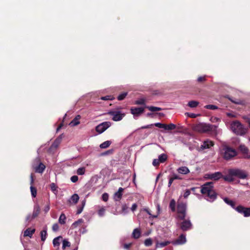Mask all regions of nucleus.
Here are the masks:
<instances>
[{
	"mask_svg": "<svg viewBox=\"0 0 250 250\" xmlns=\"http://www.w3.org/2000/svg\"><path fill=\"white\" fill-rule=\"evenodd\" d=\"M158 161L161 162V163H164L167 159V156L166 154L163 153L160 154L158 156Z\"/></svg>",
	"mask_w": 250,
	"mask_h": 250,
	"instance_id": "28",
	"label": "nucleus"
},
{
	"mask_svg": "<svg viewBox=\"0 0 250 250\" xmlns=\"http://www.w3.org/2000/svg\"><path fill=\"white\" fill-rule=\"evenodd\" d=\"M81 118L80 115L76 116L74 119L69 123V125L71 126H76L80 124L79 120Z\"/></svg>",
	"mask_w": 250,
	"mask_h": 250,
	"instance_id": "25",
	"label": "nucleus"
},
{
	"mask_svg": "<svg viewBox=\"0 0 250 250\" xmlns=\"http://www.w3.org/2000/svg\"><path fill=\"white\" fill-rule=\"evenodd\" d=\"M135 104L138 105H144L145 104V101L144 99H140L138 100H136L135 102Z\"/></svg>",
	"mask_w": 250,
	"mask_h": 250,
	"instance_id": "46",
	"label": "nucleus"
},
{
	"mask_svg": "<svg viewBox=\"0 0 250 250\" xmlns=\"http://www.w3.org/2000/svg\"><path fill=\"white\" fill-rule=\"evenodd\" d=\"M127 94V92H123V93L120 94L118 96V98H117L118 100L119 101L123 100V99H124L125 98V97L126 96Z\"/></svg>",
	"mask_w": 250,
	"mask_h": 250,
	"instance_id": "44",
	"label": "nucleus"
},
{
	"mask_svg": "<svg viewBox=\"0 0 250 250\" xmlns=\"http://www.w3.org/2000/svg\"><path fill=\"white\" fill-rule=\"evenodd\" d=\"M83 208L82 207H79L78 208L77 214H79L83 211Z\"/></svg>",
	"mask_w": 250,
	"mask_h": 250,
	"instance_id": "58",
	"label": "nucleus"
},
{
	"mask_svg": "<svg viewBox=\"0 0 250 250\" xmlns=\"http://www.w3.org/2000/svg\"><path fill=\"white\" fill-rule=\"evenodd\" d=\"M147 108L149 110L152 112L159 111L162 110V108L160 107L153 106H147Z\"/></svg>",
	"mask_w": 250,
	"mask_h": 250,
	"instance_id": "39",
	"label": "nucleus"
},
{
	"mask_svg": "<svg viewBox=\"0 0 250 250\" xmlns=\"http://www.w3.org/2000/svg\"><path fill=\"white\" fill-rule=\"evenodd\" d=\"M62 238L61 236H58L55 238L53 240V246L56 247H58L59 248L60 245V239Z\"/></svg>",
	"mask_w": 250,
	"mask_h": 250,
	"instance_id": "29",
	"label": "nucleus"
},
{
	"mask_svg": "<svg viewBox=\"0 0 250 250\" xmlns=\"http://www.w3.org/2000/svg\"><path fill=\"white\" fill-rule=\"evenodd\" d=\"M49 209L50 206L49 204H47L43 208V211L45 213H46L49 211Z\"/></svg>",
	"mask_w": 250,
	"mask_h": 250,
	"instance_id": "56",
	"label": "nucleus"
},
{
	"mask_svg": "<svg viewBox=\"0 0 250 250\" xmlns=\"http://www.w3.org/2000/svg\"><path fill=\"white\" fill-rule=\"evenodd\" d=\"M171 178L173 179V180H182V178L179 175L176 173H173L170 176Z\"/></svg>",
	"mask_w": 250,
	"mask_h": 250,
	"instance_id": "43",
	"label": "nucleus"
},
{
	"mask_svg": "<svg viewBox=\"0 0 250 250\" xmlns=\"http://www.w3.org/2000/svg\"><path fill=\"white\" fill-rule=\"evenodd\" d=\"M232 176H233L231 175H229V174L228 175H226V176H223V177L222 178L226 181L232 182L233 181V178H232Z\"/></svg>",
	"mask_w": 250,
	"mask_h": 250,
	"instance_id": "41",
	"label": "nucleus"
},
{
	"mask_svg": "<svg viewBox=\"0 0 250 250\" xmlns=\"http://www.w3.org/2000/svg\"><path fill=\"white\" fill-rule=\"evenodd\" d=\"M152 125H154V126L158 127L159 128H160L164 129V126H165V124H162L161 123H156L154 124H151V125H147L145 126H143L142 128H148Z\"/></svg>",
	"mask_w": 250,
	"mask_h": 250,
	"instance_id": "26",
	"label": "nucleus"
},
{
	"mask_svg": "<svg viewBox=\"0 0 250 250\" xmlns=\"http://www.w3.org/2000/svg\"><path fill=\"white\" fill-rule=\"evenodd\" d=\"M70 180L73 183H76V182L78 181V177L76 175H74V176H72L71 178H70Z\"/></svg>",
	"mask_w": 250,
	"mask_h": 250,
	"instance_id": "54",
	"label": "nucleus"
},
{
	"mask_svg": "<svg viewBox=\"0 0 250 250\" xmlns=\"http://www.w3.org/2000/svg\"><path fill=\"white\" fill-rule=\"evenodd\" d=\"M199 104V103L196 101H190L188 103V106L191 108L196 107Z\"/></svg>",
	"mask_w": 250,
	"mask_h": 250,
	"instance_id": "33",
	"label": "nucleus"
},
{
	"mask_svg": "<svg viewBox=\"0 0 250 250\" xmlns=\"http://www.w3.org/2000/svg\"><path fill=\"white\" fill-rule=\"evenodd\" d=\"M239 150L245 159L250 158V152L249 148L244 145H240Z\"/></svg>",
	"mask_w": 250,
	"mask_h": 250,
	"instance_id": "13",
	"label": "nucleus"
},
{
	"mask_svg": "<svg viewBox=\"0 0 250 250\" xmlns=\"http://www.w3.org/2000/svg\"><path fill=\"white\" fill-rule=\"evenodd\" d=\"M229 175L237 177L241 179H245L248 176L247 173L244 170L239 168H231L228 170Z\"/></svg>",
	"mask_w": 250,
	"mask_h": 250,
	"instance_id": "6",
	"label": "nucleus"
},
{
	"mask_svg": "<svg viewBox=\"0 0 250 250\" xmlns=\"http://www.w3.org/2000/svg\"><path fill=\"white\" fill-rule=\"evenodd\" d=\"M160 163L161 162L158 161V159H155L152 162V165L154 167L158 166Z\"/></svg>",
	"mask_w": 250,
	"mask_h": 250,
	"instance_id": "51",
	"label": "nucleus"
},
{
	"mask_svg": "<svg viewBox=\"0 0 250 250\" xmlns=\"http://www.w3.org/2000/svg\"><path fill=\"white\" fill-rule=\"evenodd\" d=\"M223 157L226 160H229L237 155L236 150L231 147L225 146L221 150Z\"/></svg>",
	"mask_w": 250,
	"mask_h": 250,
	"instance_id": "5",
	"label": "nucleus"
},
{
	"mask_svg": "<svg viewBox=\"0 0 250 250\" xmlns=\"http://www.w3.org/2000/svg\"><path fill=\"white\" fill-rule=\"evenodd\" d=\"M62 135H60L59 137H58L53 142V143L52 144L51 146V148H57L59 145L60 144L62 140Z\"/></svg>",
	"mask_w": 250,
	"mask_h": 250,
	"instance_id": "20",
	"label": "nucleus"
},
{
	"mask_svg": "<svg viewBox=\"0 0 250 250\" xmlns=\"http://www.w3.org/2000/svg\"><path fill=\"white\" fill-rule=\"evenodd\" d=\"M176 202L174 199L171 200L169 203V208L171 209L172 211H175Z\"/></svg>",
	"mask_w": 250,
	"mask_h": 250,
	"instance_id": "36",
	"label": "nucleus"
},
{
	"mask_svg": "<svg viewBox=\"0 0 250 250\" xmlns=\"http://www.w3.org/2000/svg\"><path fill=\"white\" fill-rule=\"evenodd\" d=\"M176 127V125L172 123L167 125L165 124V126H164V129L166 130H171L175 129Z\"/></svg>",
	"mask_w": 250,
	"mask_h": 250,
	"instance_id": "31",
	"label": "nucleus"
},
{
	"mask_svg": "<svg viewBox=\"0 0 250 250\" xmlns=\"http://www.w3.org/2000/svg\"><path fill=\"white\" fill-rule=\"evenodd\" d=\"M143 210L145 211L148 214H149L150 215V217H151V215H152L151 214L150 211L148 210V208H144Z\"/></svg>",
	"mask_w": 250,
	"mask_h": 250,
	"instance_id": "63",
	"label": "nucleus"
},
{
	"mask_svg": "<svg viewBox=\"0 0 250 250\" xmlns=\"http://www.w3.org/2000/svg\"><path fill=\"white\" fill-rule=\"evenodd\" d=\"M156 208H157V214L156 215H151V218H157L158 215L160 214L161 207H160V206L159 204H157L156 205Z\"/></svg>",
	"mask_w": 250,
	"mask_h": 250,
	"instance_id": "38",
	"label": "nucleus"
},
{
	"mask_svg": "<svg viewBox=\"0 0 250 250\" xmlns=\"http://www.w3.org/2000/svg\"><path fill=\"white\" fill-rule=\"evenodd\" d=\"M46 236H47V229H46V228H44L41 232V237L42 241H44L46 238Z\"/></svg>",
	"mask_w": 250,
	"mask_h": 250,
	"instance_id": "32",
	"label": "nucleus"
},
{
	"mask_svg": "<svg viewBox=\"0 0 250 250\" xmlns=\"http://www.w3.org/2000/svg\"><path fill=\"white\" fill-rule=\"evenodd\" d=\"M183 222L180 224V228L183 231H187L192 228V224L189 219L182 220Z\"/></svg>",
	"mask_w": 250,
	"mask_h": 250,
	"instance_id": "12",
	"label": "nucleus"
},
{
	"mask_svg": "<svg viewBox=\"0 0 250 250\" xmlns=\"http://www.w3.org/2000/svg\"><path fill=\"white\" fill-rule=\"evenodd\" d=\"M217 126L215 125L200 123L198 124L195 127L196 131L202 133H208L216 130Z\"/></svg>",
	"mask_w": 250,
	"mask_h": 250,
	"instance_id": "3",
	"label": "nucleus"
},
{
	"mask_svg": "<svg viewBox=\"0 0 250 250\" xmlns=\"http://www.w3.org/2000/svg\"><path fill=\"white\" fill-rule=\"evenodd\" d=\"M111 125V124L110 122H104L98 125L95 129L99 134H101L109 128Z\"/></svg>",
	"mask_w": 250,
	"mask_h": 250,
	"instance_id": "8",
	"label": "nucleus"
},
{
	"mask_svg": "<svg viewBox=\"0 0 250 250\" xmlns=\"http://www.w3.org/2000/svg\"><path fill=\"white\" fill-rule=\"evenodd\" d=\"M35 231V229H34L28 228L24 231L23 235L24 237L28 236L31 238Z\"/></svg>",
	"mask_w": 250,
	"mask_h": 250,
	"instance_id": "24",
	"label": "nucleus"
},
{
	"mask_svg": "<svg viewBox=\"0 0 250 250\" xmlns=\"http://www.w3.org/2000/svg\"><path fill=\"white\" fill-rule=\"evenodd\" d=\"M186 242V235L184 234H181L179 238L174 241L172 242V244L173 245H182Z\"/></svg>",
	"mask_w": 250,
	"mask_h": 250,
	"instance_id": "16",
	"label": "nucleus"
},
{
	"mask_svg": "<svg viewBox=\"0 0 250 250\" xmlns=\"http://www.w3.org/2000/svg\"><path fill=\"white\" fill-rule=\"evenodd\" d=\"M170 243H172V242H170L169 241H164V242H159L158 241H157L156 242V248H163L167 245H168V244H170Z\"/></svg>",
	"mask_w": 250,
	"mask_h": 250,
	"instance_id": "23",
	"label": "nucleus"
},
{
	"mask_svg": "<svg viewBox=\"0 0 250 250\" xmlns=\"http://www.w3.org/2000/svg\"><path fill=\"white\" fill-rule=\"evenodd\" d=\"M59 228V225L58 224L56 223V224H53V225L52 226V229L53 231H56L58 230Z\"/></svg>",
	"mask_w": 250,
	"mask_h": 250,
	"instance_id": "55",
	"label": "nucleus"
},
{
	"mask_svg": "<svg viewBox=\"0 0 250 250\" xmlns=\"http://www.w3.org/2000/svg\"><path fill=\"white\" fill-rule=\"evenodd\" d=\"M109 114L112 116V120L114 121H121L125 116L119 111H110Z\"/></svg>",
	"mask_w": 250,
	"mask_h": 250,
	"instance_id": "11",
	"label": "nucleus"
},
{
	"mask_svg": "<svg viewBox=\"0 0 250 250\" xmlns=\"http://www.w3.org/2000/svg\"><path fill=\"white\" fill-rule=\"evenodd\" d=\"M186 114H187L188 117L192 118H195L199 115V114H196L192 113H186Z\"/></svg>",
	"mask_w": 250,
	"mask_h": 250,
	"instance_id": "50",
	"label": "nucleus"
},
{
	"mask_svg": "<svg viewBox=\"0 0 250 250\" xmlns=\"http://www.w3.org/2000/svg\"><path fill=\"white\" fill-rule=\"evenodd\" d=\"M79 198V195L75 193L68 200V202L70 204H76L78 202Z\"/></svg>",
	"mask_w": 250,
	"mask_h": 250,
	"instance_id": "18",
	"label": "nucleus"
},
{
	"mask_svg": "<svg viewBox=\"0 0 250 250\" xmlns=\"http://www.w3.org/2000/svg\"><path fill=\"white\" fill-rule=\"evenodd\" d=\"M50 188L51 189V190L55 192H57V186L56 185V184L54 183H52L50 184Z\"/></svg>",
	"mask_w": 250,
	"mask_h": 250,
	"instance_id": "45",
	"label": "nucleus"
},
{
	"mask_svg": "<svg viewBox=\"0 0 250 250\" xmlns=\"http://www.w3.org/2000/svg\"><path fill=\"white\" fill-rule=\"evenodd\" d=\"M32 217V215L28 214L26 218V220L27 221H29V222L31 220H32L33 219H31Z\"/></svg>",
	"mask_w": 250,
	"mask_h": 250,
	"instance_id": "61",
	"label": "nucleus"
},
{
	"mask_svg": "<svg viewBox=\"0 0 250 250\" xmlns=\"http://www.w3.org/2000/svg\"><path fill=\"white\" fill-rule=\"evenodd\" d=\"M223 200L227 204L229 205L232 208L235 210L236 207L235 206V203L232 200H229L227 197L224 198Z\"/></svg>",
	"mask_w": 250,
	"mask_h": 250,
	"instance_id": "27",
	"label": "nucleus"
},
{
	"mask_svg": "<svg viewBox=\"0 0 250 250\" xmlns=\"http://www.w3.org/2000/svg\"><path fill=\"white\" fill-rule=\"evenodd\" d=\"M223 177V174L220 172H215L214 173H207L205 174V178L208 179L217 181Z\"/></svg>",
	"mask_w": 250,
	"mask_h": 250,
	"instance_id": "10",
	"label": "nucleus"
},
{
	"mask_svg": "<svg viewBox=\"0 0 250 250\" xmlns=\"http://www.w3.org/2000/svg\"><path fill=\"white\" fill-rule=\"evenodd\" d=\"M144 111L143 107H132L130 109L131 114H132L134 117L138 116L142 114Z\"/></svg>",
	"mask_w": 250,
	"mask_h": 250,
	"instance_id": "15",
	"label": "nucleus"
},
{
	"mask_svg": "<svg viewBox=\"0 0 250 250\" xmlns=\"http://www.w3.org/2000/svg\"><path fill=\"white\" fill-rule=\"evenodd\" d=\"M66 217L64 213H62L59 218V223L62 225L65 223Z\"/></svg>",
	"mask_w": 250,
	"mask_h": 250,
	"instance_id": "30",
	"label": "nucleus"
},
{
	"mask_svg": "<svg viewBox=\"0 0 250 250\" xmlns=\"http://www.w3.org/2000/svg\"><path fill=\"white\" fill-rule=\"evenodd\" d=\"M173 182V179L171 178V177H170L169 178V181H168V187H170L171 186V185L172 184Z\"/></svg>",
	"mask_w": 250,
	"mask_h": 250,
	"instance_id": "62",
	"label": "nucleus"
},
{
	"mask_svg": "<svg viewBox=\"0 0 250 250\" xmlns=\"http://www.w3.org/2000/svg\"><path fill=\"white\" fill-rule=\"evenodd\" d=\"M124 189L122 188H120L114 195V198L115 201H119L122 196V192Z\"/></svg>",
	"mask_w": 250,
	"mask_h": 250,
	"instance_id": "22",
	"label": "nucleus"
},
{
	"mask_svg": "<svg viewBox=\"0 0 250 250\" xmlns=\"http://www.w3.org/2000/svg\"><path fill=\"white\" fill-rule=\"evenodd\" d=\"M32 166L35 172L39 173H42L45 168V166L41 162L39 157L35 159Z\"/></svg>",
	"mask_w": 250,
	"mask_h": 250,
	"instance_id": "7",
	"label": "nucleus"
},
{
	"mask_svg": "<svg viewBox=\"0 0 250 250\" xmlns=\"http://www.w3.org/2000/svg\"><path fill=\"white\" fill-rule=\"evenodd\" d=\"M144 244H145V246H147V247L151 246L152 244V241L151 239V238L146 239L145 241Z\"/></svg>",
	"mask_w": 250,
	"mask_h": 250,
	"instance_id": "48",
	"label": "nucleus"
},
{
	"mask_svg": "<svg viewBox=\"0 0 250 250\" xmlns=\"http://www.w3.org/2000/svg\"><path fill=\"white\" fill-rule=\"evenodd\" d=\"M34 182V179L32 174L30 176V184L31 185L30 188L31 193L32 196L33 197H35L37 195V189L34 187L32 185Z\"/></svg>",
	"mask_w": 250,
	"mask_h": 250,
	"instance_id": "17",
	"label": "nucleus"
},
{
	"mask_svg": "<svg viewBox=\"0 0 250 250\" xmlns=\"http://www.w3.org/2000/svg\"><path fill=\"white\" fill-rule=\"evenodd\" d=\"M40 211V207L38 204H36L34 207V210L32 214V217L31 219H34L37 217L39 214Z\"/></svg>",
	"mask_w": 250,
	"mask_h": 250,
	"instance_id": "21",
	"label": "nucleus"
},
{
	"mask_svg": "<svg viewBox=\"0 0 250 250\" xmlns=\"http://www.w3.org/2000/svg\"><path fill=\"white\" fill-rule=\"evenodd\" d=\"M137 205L136 204L134 203L132 205L131 208V209L132 211H134L136 208H137Z\"/></svg>",
	"mask_w": 250,
	"mask_h": 250,
	"instance_id": "59",
	"label": "nucleus"
},
{
	"mask_svg": "<svg viewBox=\"0 0 250 250\" xmlns=\"http://www.w3.org/2000/svg\"><path fill=\"white\" fill-rule=\"evenodd\" d=\"M230 129L234 134L240 136L245 135L248 131V129L238 121L231 123Z\"/></svg>",
	"mask_w": 250,
	"mask_h": 250,
	"instance_id": "2",
	"label": "nucleus"
},
{
	"mask_svg": "<svg viewBox=\"0 0 250 250\" xmlns=\"http://www.w3.org/2000/svg\"><path fill=\"white\" fill-rule=\"evenodd\" d=\"M213 145L214 143L212 141L207 139L203 142L200 146V149L204 150L206 149H208L213 146Z\"/></svg>",
	"mask_w": 250,
	"mask_h": 250,
	"instance_id": "14",
	"label": "nucleus"
},
{
	"mask_svg": "<svg viewBox=\"0 0 250 250\" xmlns=\"http://www.w3.org/2000/svg\"><path fill=\"white\" fill-rule=\"evenodd\" d=\"M105 211V208L104 207H101L98 211V215L100 217H103L104 215Z\"/></svg>",
	"mask_w": 250,
	"mask_h": 250,
	"instance_id": "37",
	"label": "nucleus"
},
{
	"mask_svg": "<svg viewBox=\"0 0 250 250\" xmlns=\"http://www.w3.org/2000/svg\"><path fill=\"white\" fill-rule=\"evenodd\" d=\"M83 222V220L82 219H79L77 221H75L72 224V226L74 227H76V223H78L79 224H80Z\"/></svg>",
	"mask_w": 250,
	"mask_h": 250,
	"instance_id": "53",
	"label": "nucleus"
},
{
	"mask_svg": "<svg viewBox=\"0 0 250 250\" xmlns=\"http://www.w3.org/2000/svg\"><path fill=\"white\" fill-rule=\"evenodd\" d=\"M102 199L104 201L106 202L108 199V194L107 193H104L102 195Z\"/></svg>",
	"mask_w": 250,
	"mask_h": 250,
	"instance_id": "52",
	"label": "nucleus"
},
{
	"mask_svg": "<svg viewBox=\"0 0 250 250\" xmlns=\"http://www.w3.org/2000/svg\"><path fill=\"white\" fill-rule=\"evenodd\" d=\"M85 172V168L83 167H80L77 170V173L79 175H83L84 174Z\"/></svg>",
	"mask_w": 250,
	"mask_h": 250,
	"instance_id": "40",
	"label": "nucleus"
},
{
	"mask_svg": "<svg viewBox=\"0 0 250 250\" xmlns=\"http://www.w3.org/2000/svg\"><path fill=\"white\" fill-rule=\"evenodd\" d=\"M140 231L138 229H134L132 233V236L135 239H137L140 236Z\"/></svg>",
	"mask_w": 250,
	"mask_h": 250,
	"instance_id": "34",
	"label": "nucleus"
},
{
	"mask_svg": "<svg viewBox=\"0 0 250 250\" xmlns=\"http://www.w3.org/2000/svg\"><path fill=\"white\" fill-rule=\"evenodd\" d=\"M190 194V191L189 190L187 189L186 190L184 194V198H187Z\"/></svg>",
	"mask_w": 250,
	"mask_h": 250,
	"instance_id": "57",
	"label": "nucleus"
},
{
	"mask_svg": "<svg viewBox=\"0 0 250 250\" xmlns=\"http://www.w3.org/2000/svg\"><path fill=\"white\" fill-rule=\"evenodd\" d=\"M201 192L204 198L209 202H214L217 198V193L212 182H207L203 185L201 187Z\"/></svg>",
	"mask_w": 250,
	"mask_h": 250,
	"instance_id": "1",
	"label": "nucleus"
},
{
	"mask_svg": "<svg viewBox=\"0 0 250 250\" xmlns=\"http://www.w3.org/2000/svg\"><path fill=\"white\" fill-rule=\"evenodd\" d=\"M177 172L182 174H187L190 172L189 169L188 168L185 166H183L179 167L177 169Z\"/></svg>",
	"mask_w": 250,
	"mask_h": 250,
	"instance_id": "19",
	"label": "nucleus"
},
{
	"mask_svg": "<svg viewBox=\"0 0 250 250\" xmlns=\"http://www.w3.org/2000/svg\"><path fill=\"white\" fill-rule=\"evenodd\" d=\"M205 107L207 109H211V110H215L218 108V107L216 105L212 104H208L205 106Z\"/></svg>",
	"mask_w": 250,
	"mask_h": 250,
	"instance_id": "47",
	"label": "nucleus"
},
{
	"mask_svg": "<svg viewBox=\"0 0 250 250\" xmlns=\"http://www.w3.org/2000/svg\"><path fill=\"white\" fill-rule=\"evenodd\" d=\"M235 210L244 215L245 217L250 216V208H245L242 206H238L235 208Z\"/></svg>",
	"mask_w": 250,
	"mask_h": 250,
	"instance_id": "9",
	"label": "nucleus"
},
{
	"mask_svg": "<svg viewBox=\"0 0 250 250\" xmlns=\"http://www.w3.org/2000/svg\"><path fill=\"white\" fill-rule=\"evenodd\" d=\"M70 246V243L67 240H63L62 241V249L64 250L66 247H69Z\"/></svg>",
	"mask_w": 250,
	"mask_h": 250,
	"instance_id": "42",
	"label": "nucleus"
},
{
	"mask_svg": "<svg viewBox=\"0 0 250 250\" xmlns=\"http://www.w3.org/2000/svg\"><path fill=\"white\" fill-rule=\"evenodd\" d=\"M205 80V77L201 76V77H198V79H197V81L199 82H201L202 81H204Z\"/></svg>",
	"mask_w": 250,
	"mask_h": 250,
	"instance_id": "60",
	"label": "nucleus"
},
{
	"mask_svg": "<svg viewBox=\"0 0 250 250\" xmlns=\"http://www.w3.org/2000/svg\"><path fill=\"white\" fill-rule=\"evenodd\" d=\"M177 219L184 220L185 219L187 212V204L183 202H178L177 207Z\"/></svg>",
	"mask_w": 250,
	"mask_h": 250,
	"instance_id": "4",
	"label": "nucleus"
},
{
	"mask_svg": "<svg viewBox=\"0 0 250 250\" xmlns=\"http://www.w3.org/2000/svg\"><path fill=\"white\" fill-rule=\"evenodd\" d=\"M113 97L110 95H107L105 96H103L101 98V100L107 101V100H111L113 99Z\"/></svg>",
	"mask_w": 250,
	"mask_h": 250,
	"instance_id": "49",
	"label": "nucleus"
},
{
	"mask_svg": "<svg viewBox=\"0 0 250 250\" xmlns=\"http://www.w3.org/2000/svg\"><path fill=\"white\" fill-rule=\"evenodd\" d=\"M127 209V207H126V205H123L122 206V211H123V212L126 213Z\"/></svg>",
	"mask_w": 250,
	"mask_h": 250,
	"instance_id": "64",
	"label": "nucleus"
},
{
	"mask_svg": "<svg viewBox=\"0 0 250 250\" xmlns=\"http://www.w3.org/2000/svg\"><path fill=\"white\" fill-rule=\"evenodd\" d=\"M111 144V141H105L104 143H102L100 145V147L101 148H106L110 145Z\"/></svg>",
	"mask_w": 250,
	"mask_h": 250,
	"instance_id": "35",
	"label": "nucleus"
}]
</instances>
